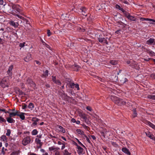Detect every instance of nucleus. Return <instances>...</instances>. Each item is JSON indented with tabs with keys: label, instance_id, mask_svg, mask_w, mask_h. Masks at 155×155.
I'll return each instance as SVG.
<instances>
[{
	"label": "nucleus",
	"instance_id": "39",
	"mask_svg": "<svg viewBox=\"0 0 155 155\" xmlns=\"http://www.w3.org/2000/svg\"><path fill=\"white\" fill-rule=\"evenodd\" d=\"M22 109H25L27 107V105L25 103H22L21 104Z\"/></svg>",
	"mask_w": 155,
	"mask_h": 155
},
{
	"label": "nucleus",
	"instance_id": "8",
	"mask_svg": "<svg viewBox=\"0 0 155 155\" xmlns=\"http://www.w3.org/2000/svg\"><path fill=\"white\" fill-rule=\"evenodd\" d=\"M26 84H29V85L28 86V87H35V84L30 79H28L26 81Z\"/></svg>",
	"mask_w": 155,
	"mask_h": 155
},
{
	"label": "nucleus",
	"instance_id": "47",
	"mask_svg": "<svg viewBox=\"0 0 155 155\" xmlns=\"http://www.w3.org/2000/svg\"><path fill=\"white\" fill-rule=\"evenodd\" d=\"M48 70L45 71V72L44 73L43 75L44 76L46 77L48 76Z\"/></svg>",
	"mask_w": 155,
	"mask_h": 155
},
{
	"label": "nucleus",
	"instance_id": "2",
	"mask_svg": "<svg viewBox=\"0 0 155 155\" xmlns=\"http://www.w3.org/2000/svg\"><path fill=\"white\" fill-rule=\"evenodd\" d=\"M33 140H32L30 137L27 136L25 137L22 140V144L24 146H26L28 144L31 143L33 142Z\"/></svg>",
	"mask_w": 155,
	"mask_h": 155
},
{
	"label": "nucleus",
	"instance_id": "16",
	"mask_svg": "<svg viewBox=\"0 0 155 155\" xmlns=\"http://www.w3.org/2000/svg\"><path fill=\"white\" fill-rule=\"evenodd\" d=\"M72 68L74 69L75 71H78L80 69L81 67L78 65L76 64H74L72 66Z\"/></svg>",
	"mask_w": 155,
	"mask_h": 155
},
{
	"label": "nucleus",
	"instance_id": "5",
	"mask_svg": "<svg viewBox=\"0 0 155 155\" xmlns=\"http://www.w3.org/2000/svg\"><path fill=\"white\" fill-rule=\"evenodd\" d=\"M67 86L69 87H79V85L77 83L75 84L71 81L69 79H68V82L67 83Z\"/></svg>",
	"mask_w": 155,
	"mask_h": 155
},
{
	"label": "nucleus",
	"instance_id": "21",
	"mask_svg": "<svg viewBox=\"0 0 155 155\" xmlns=\"http://www.w3.org/2000/svg\"><path fill=\"white\" fill-rule=\"evenodd\" d=\"M127 81V78H126L122 77H121L120 78V81L121 84H124Z\"/></svg>",
	"mask_w": 155,
	"mask_h": 155
},
{
	"label": "nucleus",
	"instance_id": "42",
	"mask_svg": "<svg viewBox=\"0 0 155 155\" xmlns=\"http://www.w3.org/2000/svg\"><path fill=\"white\" fill-rule=\"evenodd\" d=\"M11 133L10 130V129H8L7 130V133L6 134V136L9 137L10 136Z\"/></svg>",
	"mask_w": 155,
	"mask_h": 155
},
{
	"label": "nucleus",
	"instance_id": "26",
	"mask_svg": "<svg viewBox=\"0 0 155 155\" xmlns=\"http://www.w3.org/2000/svg\"><path fill=\"white\" fill-rule=\"evenodd\" d=\"M58 94L61 98L65 94L64 92L63 91H58Z\"/></svg>",
	"mask_w": 155,
	"mask_h": 155
},
{
	"label": "nucleus",
	"instance_id": "50",
	"mask_svg": "<svg viewBox=\"0 0 155 155\" xmlns=\"http://www.w3.org/2000/svg\"><path fill=\"white\" fill-rule=\"evenodd\" d=\"M150 77L153 79H155V73L151 74L150 75Z\"/></svg>",
	"mask_w": 155,
	"mask_h": 155
},
{
	"label": "nucleus",
	"instance_id": "14",
	"mask_svg": "<svg viewBox=\"0 0 155 155\" xmlns=\"http://www.w3.org/2000/svg\"><path fill=\"white\" fill-rule=\"evenodd\" d=\"M146 43L148 45L151 44H152L155 45V39L153 38H150L147 41Z\"/></svg>",
	"mask_w": 155,
	"mask_h": 155
},
{
	"label": "nucleus",
	"instance_id": "29",
	"mask_svg": "<svg viewBox=\"0 0 155 155\" xmlns=\"http://www.w3.org/2000/svg\"><path fill=\"white\" fill-rule=\"evenodd\" d=\"M35 142L37 144L40 145L41 146L42 145V143L41 142V140L38 139V138H36L35 139Z\"/></svg>",
	"mask_w": 155,
	"mask_h": 155
},
{
	"label": "nucleus",
	"instance_id": "53",
	"mask_svg": "<svg viewBox=\"0 0 155 155\" xmlns=\"http://www.w3.org/2000/svg\"><path fill=\"white\" fill-rule=\"evenodd\" d=\"M86 109L89 111H91L92 110L90 106H87L86 107Z\"/></svg>",
	"mask_w": 155,
	"mask_h": 155
},
{
	"label": "nucleus",
	"instance_id": "12",
	"mask_svg": "<svg viewBox=\"0 0 155 155\" xmlns=\"http://www.w3.org/2000/svg\"><path fill=\"white\" fill-rule=\"evenodd\" d=\"M52 80L54 83L58 85H60L61 83L60 81L58 79H57L55 76H52Z\"/></svg>",
	"mask_w": 155,
	"mask_h": 155
},
{
	"label": "nucleus",
	"instance_id": "63",
	"mask_svg": "<svg viewBox=\"0 0 155 155\" xmlns=\"http://www.w3.org/2000/svg\"><path fill=\"white\" fill-rule=\"evenodd\" d=\"M91 137L94 140H95L96 139V138L95 137V136L93 135H91Z\"/></svg>",
	"mask_w": 155,
	"mask_h": 155
},
{
	"label": "nucleus",
	"instance_id": "31",
	"mask_svg": "<svg viewBox=\"0 0 155 155\" xmlns=\"http://www.w3.org/2000/svg\"><path fill=\"white\" fill-rule=\"evenodd\" d=\"M38 133V131L36 129L33 130L31 132V134L32 135H35Z\"/></svg>",
	"mask_w": 155,
	"mask_h": 155
},
{
	"label": "nucleus",
	"instance_id": "9",
	"mask_svg": "<svg viewBox=\"0 0 155 155\" xmlns=\"http://www.w3.org/2000/svg\"><path fill=\"white\" fill-rule=\"evenodd\" d=\"M79 9L81 11L82 15L85 16H87V9L85 7H80Z\"/></svg>",
	"mask_w": 155,
	"mask_h": 155
},
{
	"label": "nucleus",
	"instance_id": "58",
	"mask_svg": "<svg viewBox=\"0 0 155 155\" xmlns=\"http://www.w3.org/2000/svg\"><path fill=\"white\" fill-rule=\"evenodd\" d=\"M122 2L127 4H128V2L125 0H123V1H122Z\"/></svg>",
	"mask_w": 155,
	"mask_h": 155
},
{
	"label": "nucleus",
	"instance_id": "30",
	"mask_svg": "<svg viewBox=\"0 0 155 155\" xmlns=\"http://www.w3.org/2000/svg\"><path fill=\"white\" fill-rule=\"evenodd\" d=\"M76 132L78 134L80 135H83L84 133L83 131L80 129H77L76 130Z\"/></svg>",
	"mask_w": 155,
	"mask_h": 155
},
{
	"label": "nucleus",
	"instance_id": "43",
	"mask_svg": "<svg viewBox=\"0 0 155 155\" xmlns=\"http://www.w3.org/2000/svg\"><path fill=\"white\" fill-rule=\"evenodd\" d=\"M133 114H134V117H136L137 116V114L136 112V109L135 108L134 109H133Z\"/></svg>",
	"mask_w": 155,
	"mask_h": 155
},
{
	"label": "nucleus",
	"instance_id": "36",
	"mask_svg": "<svg viewBox=\"0 0 155 155\" xmlns=\"http://www.w3.org/2000/svg\"><path fill=\"white\" fill-rule=\"evenodd\" d=\"M49 149L50 151H52L55 150H57L58 149V148L57 147H55L54 146H52L49 147Z\"/></svg>",
	"mask_w": 155,
	"mask_h": 155
},
{
	"label": "nucleus",
	"instance_id": "3",
	"mask_svg": "<svg viewBox=\"0 0 155 155\" xmlns=\"http://www.w3.org/2000/svg\"><path fill=\"white\" fill-rule=\"evenodd\" d=\"M7 78H4L1 82V85L2 87H8L9 86V82L7 81Z\"/></svg>",
	"mask_w": 155,
	"mask_h": 155
},
{
	"label": "nucleus",
	"instance_id": "59",
	"mask_svg": "<svg viewBox=\"0 0 155 155\" xmlns=\"http://www.w3.org/2000/svg\"><path fill=\"white\" fill-rule=\"evenodd\" d=\"M17 16H18V18H19L20 19H23V18H24L23 17H22V16H20L19 15H17Z\"/></svg>",
	"mask_w": 155,
	"mask_h": 155
},
{
	"label": "nucleus",
	"instance_id": "45",
	"mask_svg": "<svg viewBox=\"0 0 155 155\" xmlns=\"http://www.w3.org/2000/svg\"><path fill=\"white\" fill-rule=\"evenodd\" d=\"M6 136L3 135L1 137V140H2L3 141H5L6 140Z\"/></svg>",
	"mask_w": 155,
	"mask_h": 155
},
{
	"label": "nucleus",
	"instance_id": "1",
	"mask_svg": "<svg viewBox=\"0 0 155 155\" xmlns=\"http://www.w3.org/2000/svg\"><path fill=\"white\" fill-rule=\"evenodd\" d=\"M110 98L115 104L119 106L125 105L126 102L123 101V99L114 96H111Z\"/></svg>",
	"mask_w": 155,
	"mask_h": 155
},
{
	"label": "nucleus",
	"instance_id": "55",
	"mask_svg": "<svg viewBox=\"0 0 155 155\" xmlns=\"http://www.w3.org/2000/svg\"><path fill=\"white\" fill-rule=\"evenodd\" d=\"M86 140H87V141L89 143H91V142L90 141V140L86 136Z\"/></svg>",
	"mask_w": 155,
	"mask_h": 155
},
{
	"label": "nucleus",
	"instance_id": "7",
	"mask_svg": "<svg viewBox=\"0 0 155 155\" xmlns=\"http://www.w3.org/2000/svg\"><path fill=\"white\" fill-rule=\"evenodd\" d=\"M40 120V119L36 117H33L32 118L31 120L33 122L32 124V127H35L37 125L38 122Z\"/></svg>",
	"mask_w": 155,
	"mask_h": 155
},
{
	"label": "nucleus",
	"instance_id": "37",
	"mask_svg": "<svg viewBox=\"0 0 155 155\" xmlns=\"http://www.w3.org/2000/svg\"><path fill=\"white\" fill-rule=\"evenodd\" d=\"M123 13L125 15V16L127 18L130 15L129 13L125 10L124 11Z\"/></svg>",
	"mask_w": 155,
	"mask_h": 155
},
{
	"label": "nucleus",
	"instance_id": "44",
	"mask_svg": "<svg viewBox=\"0 0 155 155\" xmlns=\"http://www.w3.org/2000/svg\"><path fill=\"white\" fill-rule=\"evenodd\" d=\"M148 97L150 99L155 100V95H149Z\"/></svg>",
	"mask_w": 155,
	"mask_h": 155
},
{
	"label": "nucleus",
	"instance_id": "38",
	"mask_svg": "<svg viewBox=\"0 0 155 155\" xmlns=\"http://www.w3.org/2000/svg\"><path fill=\"white\" fill-rule=\"evenodd\" d=\"M147 52L150 54V56H153L154 55V52L152 51H147Z\"/></svg>",
	"mask_w": 155,
	"mask_h": 155
},
{
	"label": "nucleus",
	"instance_id": "27",
	"mask_svg": "<svg viewBox=\"0 0 155 155\" xmlns=\"http://www.w3.org/2000/svg\"><path fill=\"white\" fill-rule=\"evenodd\" d=\"M7 120L8 123H14L15 121V120L10 117L7 118Z\"/></svg>",
	"mask_w": 155,
	"mask_h": 155
},
{
	"label": "nucleus",
	"instance_id": "41",
	"mask_svg": "<svg viewBox=\"0 0 155 155\" xmlns=\"http://www.w3.org/2000/svg\"><path fill=\"white\" fill-rule=\"evenodd\" d=\"M6 122V120L4 118L0 116V123L5 122Z\"/></svg>",
	"mask_w": 155,
	"mask_h": 155
},
{
	"label": "nucleus",
	"instance_id": "64",
	"mask_svg": "<svg viewBox=\"0 0 155 155\" xmlns=\"http://www.w3.org/2000/svg\"><path fill=\"white\" fill-rule=\"evenodd\" d=\"M35 62L38 64L40 65L41 64V63L38 61L36 60L35 61Z\"/></svg>",
	"mask_w": 155,
	"mask_h": 155
},
{
	"label": "nucleus",
	"instance_id": "10",
	"mask_svg": "<svg viewBox=\"0 0 155 155\" xmlns=\"http://www.w3.org/2000/svg\"><path fill=\"white\" fill-rule=\"evenodd\" d=\"M146 135L149 137L150 139L155 140V137L154 136L149 132L147 131L145 132Z\"/></svg>",
	"mask_w": 155,
	"mask_h": 155
},
{
	"label": "nucleus",
	"instance_id": "61",
	"mask_svg": "<svg viewBox=\"0 0 155 155\" xmlns=\"http://www.w3.org/2000/svg\"><path fill=\"white\" fill-rule=\"evenodd\" d=\"M41 41L42 42V44L43 45H45L46 44V43L42 39L41 40Z\"/></svg>",
	"mask_w": 155,
	"mask_h": 155
},
{
	"label": "nucleus",
	"instance_id": "11",
	"mask_svg": "<svg viewBox=\"0 0 155 155\" xmlns=\"http://www.w3.org/2000/svg\"><path fill=\"white\" fill-rule=\"evenodd\" d=\"M32 59L31 55L30 53H28L27 56L24 58V60L26 62H28Z\"/></svg>",
	"mask_w": 155,
	"mask_h": 155
},
{
	"label": "nucleus",
	"instance_id": "24",
	"mask_svg": "<svg viewBox=\"0 0 155 155\" xmlns=\"http://www.w3.org/2000/svg\"><path fill=\"white\" fill-rule=\"evenodd\" d=\"M57 127L60 129L59 131L62 132L63 133H64L65 132V130L64 128L61 126L59 125H57Z\"/></svg>",
	"mask_w": 155,
	"mask_h": 155
},
{
	"label": "nucleus",
	"instance_id": "52",
	"mask_svg": "<svg viewBox=\"0 0 155 155\" xmlns=\"http://www.w3.org/2000/svg\"><path fill=\"white\" fill-rule=\"evenodd\" d=\"M151 21V22L150 23V24H152L155 25V20L152 19Z\"/></svg>",
	"mask_w": 155,
	"mask_h": 155
},
{
	"label": "nucleus",
	"instance_id": "19",
	"mask_svg": "<svg viewBox=\"0 0 155 155\" xmlns=\"http://www.w3.org/2000/svg\"><path fill=\"white\" fill-rule=\"evenodd\" d=\"M78 149L77 152L78 153L79 155L82 154L83 151V148L80 146H78Z\"/></svg>",
	"mask_w": 155,
	"mask_h": 155
},
{
	"label": "nucleus",
	"instance_id": "32",
	"mask_svg": "<svg viewBox=\"0 0 155 155\" xmlns=\"http://www.w3.org/2000/svg\"><path fill=\"white\" fill-rule=\"evenodd\" d=\"M144 123L146 125H149L150 127H151L152 124V123L150 122V121L147 120H145L144 121Z\"/></svg>",
	"mask_w": 155,
	"mask_h": 155
},
{
	"label": "nucleus",
	"instance_id": "17",
	"mask_svg": "<svg viewBox=\"0 0 155 155\" xmlns=\"http://www.w3.org/2000/svg\"><path fill=\"white\" fill-rule=\"evenodd\" d=\"M13 68V66L12 65L10 66L8 68V71H7L8 74L10 76H11L12 75V71Z\"/></svg>",
	"mask_w": 155,
	"mask_h": 155
},
{
	"label": "nucleus",
	"instance_id": "25",
	"mask_svg": "<svg viewBox=\"0 0 155 155\" xmlns=\"http://www.w3.org/2000/svg\"><path fill=\"white\" fill-rule=\"evenodd\" d=\"M28 108L32 110L34 108V104L32 103H30L28 106Z\"/></svg>",
	"mask_w": 155,
	"mask_h": 155
},
{
	"label": "nucleus",
	"instance_id": "23",
	"mask_svg": "<svg viewBox=\"0 0 155 155\" xmlns=\"http://www.w3.org/2000/svg\"><path fill=\"white\" fill-rule=\"evenodd\" d=\"M20 114L18 115V116H19L20 118L22 120H24L25 119V113L22 112H19Z\"/></svg>",
	"mask_w": 155,
	"mask_h": 155
},
{
	"label": "nucleus",
	"instance_id": "56",
	"mask_svg": "<svg viewBox=\"0 0 155 155\" xmlns=\"http://www.w3.org/2000/svg\"><path fill=\"white\" fill-rule=\"evenodd\" d=\"M42 136V134H40L39 135H37V137L39 138H41Z\"/></svg>",
	"mask_w": 155,
	"mask_h": 155
},
{
	"label": "nucleus",
	"instance_id": "28",
	"mask_svg": "<svg viewBox=\"0 0 155 155\" xmlns=\"http://www.w3.org/2000/svg\"><path fill=\"white\" fill-rule=\"evenodd\" d=\"M20 151L19 150L12 152L10 155H18L20 153Z\"/></svg>",
	"mask_w": 155,
	"mask_h": 155
},
{
	"label": "nucleus",
	"instance_id": "13",
	"mask_svg": "<svg viewBox=\"0 0 155 155\" xmlns=\"http://www.w3.org/2000/svg\"><path fill=\"white\" fill-rule=\"evenodd\" d=\"M122 151L126 154L128 155H130V153L129 151V150L125 147H124L122 149Z\"/></svg>",
	"mask_w": 155,
	"mask_h": 155
},
{
	"label": "nucleus",
	"instance_id": "4",
	"mask_svg": "<svg viewBox=\"0 0 155 155\" xmlns=\"http://www.w3.org/2000/svg\"><path fill=\"white\" fill-rule=\"evenodd\" d=\"M107 38H104L102 36L101 34H100L98 37V41L101 43H105L107 45L108 44V42L107 40Z\"/></svg>",
	"mask_w": 155,
	"mask_h": 155
},
{
	"label": "nucleus",
	"instance_id": "18",
	"mask_svg": "<svg viewBox=\"0 0 155 155\" xmlns=\"http://www.w3.org/2000/svg\"><path fill=\"white\" fill-rule=\"evenodd\" d=\"M74 88H69L68 89H67L68 92L71 93V94L72 95H74L75 94L74 91L73 89Z\"/></svg>",
	"mask_w": 155,
	"mask_h": 155
},
{
	"label": "nucleus",
	"instance_id": "62",
	"mask_svg": "<svg viewBox=\"0 0 155 155\" xmlns=\"http://www.w3.org/2000/svg\"><path fill=\"white\" fill-rule=\"evenodd\" d=\"M71 121L72 122L74 123L76 122V120L74 118H72L71 120Z\"/></svg>",
	"mask_w": 155,
	"mask_h": 155
},
{
	"label": "nucleus",
	"instance_id": "15",
	"mask_svg": "<svg viewBox=\"0 0 155 155\" xmlns=\"http://www.w3.org/2000/svg\"><path fill=\"white\" fill-rule=\"evenodd\" d=\"M62 99L64 101H69L71 99V98L65 94L62 97Z\"/></svg>",
	"mask_w": 155,
	"mask_h": 155
},
{
	"label": "nucleus",
	"instance_id": "40",
	"mask_svg": "<svg viewBox=\"0 0 155 155\" xmlns=\"http://www.w3.org/2000/svg\"><path fill=\"white\" fill-rule=\"evenodd\" d=\"M17 114L15 113V112H12L9 113V117H13L15 116Z\"/></svg>",
	"mask_w": 155,
	"mask_h": 155
},
{
	"label": "nucleus",
	"instance_id": "57",
	"mask_svg": "<svg viewBox=\"0 0 155 155\" xmlns=\"http://www.w3.org/2000/svg\"><path fill=\"white\" fill-rule=\"evenodd\" d=\"M150 127L152 128L153 129H154L155 130V125L153 124H152Z\"/></svg>",
	"mask_w": 155,
	"mask_h": 155
},
{
	"label": "nucleus",
	"instance_id": "51",
	"mask_svg": "<svg viewBox=\"0 0 155 155\" xmlns=\"http://www.w3.org/2000/svg\"><path fill=\"white\" fill-rule=\"evenodd\" d=\"M106 133V131L105 132L104 131L102 132H101V135L104 137H105V133Z\"/></svg>",
	"mask_w": 155,
	"mask_h": 155
},
{
	"label": "nucleus",
	"instance_id": "22",
	"mask_svg": "<svg viewBox=\"0 0 155 155\" xmlns=\"http://www.w3.org/2000/svg\"><path fill=\"white\" fill-rule=\"evenodd\" d=\"M10 25L12 26L15 27H18V23H15L14 21H11L9 22Z\"/></svg>",
	"mask_w": 155,
	"mask_h": 155
},
{
	"label": "nucleus",
	"instance_id": "35",
	"mask_svg": "<svg viewBox=\"0 0 155 155\" xmlns=\"http://www.w3.org/2000/svg\"><path fill=\"white\" fill-rule=\"evenodd\" d=\"M109 88V90L110 91H111L114 94H116L117 93V91L115 89H112L111 88Z\"/></svg>",
	"mask_w": 155,
	"mask_h": 155
},
{
	"label": "nucleus",
	"instance_id": "54",
	"mask_svg": "<svg viewBox=\"0 0 155 155\" xmlns=\"http://www.w3.org/2000/svg\"><path fill=\"white\" fill-rule=\"evenodd\" d=\"M25 43H21L19 44V46L20 47L22 48L25 46Z\"/></svg>",
	"mask_w": 155,
	"mask_h": 155
},
{
	"label": "nucleus",
	"instance_id": "48",
	"mask_svg": "<svg viewBox=\"0 0 155 155\" xmlns=\"http://www.w3.org/2000/svg\"><path fill=\"white\" fill-rule=\"evenodd\" d=\"M76 140L80 145L83 147H85V146L78 139L76 138Z\"/></svg>",
	"mask_w": 155,
	"mask_h": 155
},
{
	"label": "nucleus",
	"instance_id": "20",
	"mask_svg": "<svg viewBox=\"0 0 155 155\" xmlns=\"http://www.w3.org/2000/svg\"><path fill=\"white\" fill-rule=\"evenodd\" d=\"M128 19L132 21H135L136 20V18L134 17L131 15H130L127 18Z\"/></svg>",
	"mask_w": 155,
	"mask_h": 155
},
{
	"label": "nucleus",
	"instance_id": "49",
	"mask_svg": "<svg viewBox=\"0 0 155 155\" xmlns=\"http://www.w3.org/2000/svg\"><path fill=\"white\" fill-rule=\"evenodd\" d=\"M47 34L48 37L50 36L51 35V33L49 30H47Z\"/></svg>",
	"mask_w": 155,
	"mask_h": 155
},
{
	"label": "nucleus",
	"instance_id": "60",
	"mask_svg": "<svg viewBox=\"0 0 155 155\" xmlns=\"http://www.w3.org/2000/svg\"><path fill=\"white\" fill-rule=\"evenodd\" d=\"M145 21H151L152 19L148 18H145Z\"/></svg>",
	"mask_w": 155,
	"mask_h": 155
},
{
	"label": "nucleus",
	"instance_id": "34",
	"mask_svg": "<svg viewBox=\"0 0 155 155\" xmlns=\"http://www.w3.org/2000/svg\"><path fill=\"white\" fill-rule=\"evenodd\" d=\"M64 155H71V153H69L67 149L64 150L63 152Z\"/></svg>",
	"mask_w": 155,
	"mask_h": 155
},
{
	"label": "nucleus",
	"instance_id": "33",
	"mask_svg": "<svg viewBox=\"0 0 155 155\" xmlns=\"http://www.w3.org/2000/svg\"><path fill=\"white\" fill-rule=\"evenodd\" d=\"M110 63L113 65H116L117 64V61L115 60H111Z\"/></svg>",
	"mask_w": 155,
	"mask_h": 155
},
{
	"label": "nucleus",
	"instance_id": "46",
	"mask_svg": "<svg viewBox=\"0 0 155 155\" xmlns=\"http://www.w3.org/2000/svg\"><path fill=\"white\" fill-rule=\"evenodd\" d=\"M6 149H5L4 147H3L2 150V153L3 155H4L5 154V151L7 150Z\"/></svg>",
	"mask_w": 155,
	"mask_h": 155
},
{
	"label": "nucleus",
	"instance_id": "6",
	"mask_svg": "<svg viewBox=\"0 0 155 155\" xmlns=\"http://www.w3.org/2000/svg\"><path fill=\"white\" fill-rule=\"evenodd\" d=\"M12 8L14 11L16 12H21V7L18 5H12Z\"/></svg>",
	"mask_w": 155,
	"mask_h": 155
}]
</instances>
